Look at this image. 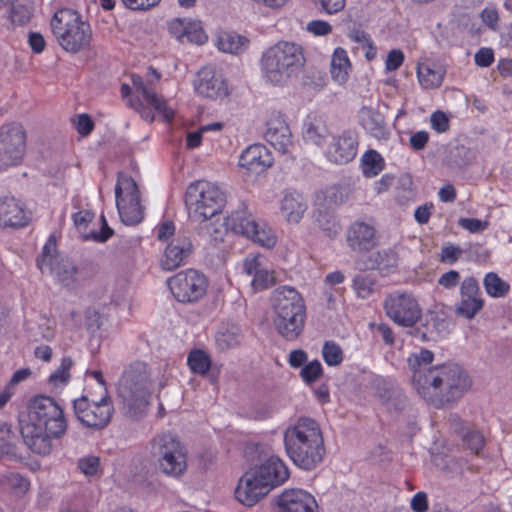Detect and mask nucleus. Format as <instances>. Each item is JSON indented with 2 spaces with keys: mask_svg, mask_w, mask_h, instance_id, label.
Returning a JSON list of instances; mask_svg holds the SVG:
<instances>
[{
  "mask_svg": "<svg viewBox=\"0 0 512 512\" xmlns=\"http://www.w3.org/2000/svg\"><path fill=\"white\" fill-rule=\"evenodd\" d=\"M28 418L20 428L24 443L36 454H50L52 439H60L67 430L62 407L50 396L37 395L29 401Z\"/></svg>",
  "mask_w": 512,
  "mask_h": 512,
  "instance_id": "1",
  "label": "nucleus"
},
{
  "mask_svg": "<svg viewBox=\"0 0 512 512\" xmlns=\"http://www.w3.org/2000/svg\"><path fill=\"white\" fill-rule=\"evenodd\" d=\"M417 392L423 399L440 408L458 401L471 387L468 373L458 364L428 368L426 375H417Z\"/></svg>",
  "mask_w": 512,
  "mask_h": 512,
  "instance_id": "2",
  "label": "nucleus"
},
{
  "mask_svg": "<svg viewBox=\"0 0 512 512\" xmlns=\"http://www.w3.org/2000/svg\"><path fill=\"white\" fill-rule=\"evenodd\" d=\"M287 456L300 469L314 470L326 453L319 424L312 418L301 417L283 433Z\"/></svg>",
  "mask_w": 512,
  "mask_h": 512,
  "instance_id": "3",
  "label": "nucleus"
},
{
  "mask_svg": "<svg viewBox=\"0 0 512 512\" xmlns=\"http://www.w3.org/2000/svg\"><path fill=\"white\" fill-rule=\"evenodd\" d=\"M306 64L304 48L295 42L279 41L261 57L263 79L274 86H284L298 77Z\"/></svg>",
  "mask_w": 512,
  "mask_h": 512,
  "instance_id": "4",
  "label": "nucleus"
},
{
  "mask_svg": "<svg viewBox=\"0 0 512 512\" xmlns=\"http://www.w3.org/2000/svg\"><path fill=\"white\" fill-rule=\"evenodd\" d=\"M273 325L287 341H295L304 331L306 305L301 294L293 287L281 286L271 296Z\"/></svg>",
  "mask_w": 512,
  "mask_h": 512,
  "instance_id": "5",
  "label": "nucleus"
},
{
  "mask_svg": "<svg viewBox=\"0 0 512 512\" xmlns=\"http://www.w3.org/2000/svg\"><path fill=\"white\" fill-rule=\"evenodd\" d=\"M185 203L191 218L203 223L201 233L213 236L218 232L207 222L221 213L226 203V195L217 185L204 180L191 183L186 190Z\"/></svg>",
  "mask_w": 512,
  "mask_h": 512,
  "instance_id": "6",
  "label": "nucleus"
},
{
  "mask_svg": "<svg viewBox=\"0 0 512 512\" xmlns=\"http://www.w3.org/2000/svg\"><path fill=\"white\" fill-rule=\"evenodd\" d=\"M151 395L150 373L143 362L130 364L118 384V397L129 416L141 415L149 404Z\"/></svg>",
  "mask_w": 512,
  "mask_h": 512,
  "instance_id": "7",
  "label": "nucleus"
},
{
  "mask_svg": "<svg viewBox=\"0 0 512 512\" xmlns=\"http://www.w3.org/2000/svg\"><path fill=\"white\" fill-rule=\"evenodd\" d=\"M52 32L59 45L70 53H78L89 47L92 30L90 24L72 9H60L51 19Z\"/></svg>",
  "mask_w": 512,
  "mask_h": 512,
  "instance_id": "8",
  "label": "nucleus"
},
{
  "mask_svg": "<svg viewBox=\"0 0 512 512\" xmlns=\"http://www.w3.org/2000/svg\"><path fill=\"white\" fill-rule=\"evenodd\" d=\"M150 455L157 469L168 477L180 478L187 470V452L179 439L169 433L151 440Z\"/></svg>",
  "mask_w": 512,
  "mask_h": 512,
  "instance_id": "9",
  "label": "nucleus"
},
{
  "mask_svg": "<svg viewBox=\"0 0 512 512\" xmlns=\"http://www.w3.org/2000/svg\"><path fill=\"white\" fill-rule=\"evenodd\" d=\"M115 198L119 216L124 224L137 225L143 220L144 208L140 204V191L131 176L118 174Z\"/></svg>",
  "mask_w": 512,
  "mask_h": 512,
  "instance_id": "10",
  "label": "nucleus"
},
{
  "mask_svg": "<svg viewBox=\"0 0 512 512\" xmlns=\"http://www.w3.org/2000/svg\"><path fill=\"white\" fill-rule=\"evenodd\" d=\"M73 410L77 420L87 428L102 430L111 421L114 413L112 400L105 389V395L98 401H90L82 396L73 401Z\"/></svg>",
  "mask_w": 512,
  "mask_h": 512,
  "instance_id": "11",
  "label": "nucleus"
},
{
  "mask_svg": "<svg viewBox=\"0 0 512 512\" xmlns=\"http://www.w3.org/2000/svg\"><path fill=\"white\" fill-rule=\"evenodd\" d=\"M386 316L401 327H413L421 318L422 309L417 299L408 292L395 291L383 301Z\"/></svg>",
  "mask_w": 512,
  "mask_h": 512,
  "instance_id": "12",
  "label": "nucleus"
},
{
  "mask_svg": "<svg viewBox=\"0 0 512 512\" xmlns=\"http://www.w3.org/2000/svg\"><path fill=\"white\" fill-rule=\"evenodd\" d=\"M26 151V133L15 122L0 127V171L16 166L23 160Z\"/></svg>",
  "mask_w": 512,
  "mask_h": 512,
  "instance_id": "13",
  "label": "nucleus"
},
{
  "mask_svg": "<svg viewBox=\"0 0 512 512\" xmlns=\"http://www.w3.org/2000/svg\"><path fill=\"white\" fill-rule=\"evenodd\" d=\"M207 279L204 274L194 269L181 271L168 279V286L177 301L196 302L207 291Z\"/></svg>",
  "mask_w": 512,
  "mask_h": 512,
  "instance_id": "14",
  "label": "nucleus"
},
{
  "mask_svg": "<svg viewBox=\"0 0 512 512\" xmlns=\"http://www.w3.org/2000/svg\"><path fill=\"white\" fill-rule=\"evenodd\" d=\"M194 245L190 235L185 231H179L166 246L161 259V266L165 270H174L184 265L192 255Z\"/></svg>",
  "mask_w": 512,
  "mask_h": 512,
  "instance_id": "15",
  "label": "nucleus"
},
{
  "mask_svg": "<svg viewBox=\"0 0 512 512\" xmlns=\"http://www.w3.org/2000/svg\"><path fill=\"white\" fill-rule=\"evenodd\" d=\"M460 302L455 308L457 315L472 319L483 308L484 300L478 281L474 277L465 278L460 286Z\"/></svg>",
  "mask_w": 512,
  "mask_h": 512,
  "instance_id": "16",
  "label": "nucleus"
},
{
  "mask_svg": "<svg viewBox=\"0 0 512 512\" xmlns=\"http://www.w3.org/2000/svg\"><path fill=\"white\" fill-rule=\"evenodd\" d=\"M357 135L352 130L343 131L342 134L333 137L326 150V157L336 164H346L357 155Z\"/></svg>",
  "mask_w": 512,
  "mask_h": 512,
  "instance_id": "17",
  "label": "nucleus"
},
{
  "mask_svg": "<svg viewBox=\"0 0 512 512\" xmlns=\"http://www.w3.org/2000/svg\"><path fill=\"white\" fill-rule=\"evenodd\" d=\"M348 247L356 253H366L377 244L376 228L364 221L353 222L346 233Z\"/></svg>",
  "mask_w": 512,
  "mask_h": 512,
  "instance_id": "18",
  "label": "nucleus"
},
{
  "mask_svg": "<svg viewBox=\"0 0 512 512\" xmlns=\"http://www.w3.org/2000/svg\"><path fill=\"white\" fill-rule=\"evenodd\" d=\"M268 493V488L250 469L240 478L235 489V498L245 506H253Z\"/></svg>",
  "mask_w": 512,
  "mask_h": 512,
  "instance_id": "19",
  "label": "nucleus"
},
{
  "mask_svg": "<svg viewBox=\"0 0 512 512\" xmlns=\"http://www.w3.org/2000/svg\"><path fill=\"white\" fill-rule=\"evenodd\" d=\"M251 471L260 478L269 491L271 488L283 484L290 475L286 464L277 456H271L259 466L252 468Z\"/></svg>",
  "mask_w": 512,
  "mask_h": 512,
  "instance_id": "20",
  "label": "nucleus"
},
{
  "mask_svg": "<svg viewBox=\"0 0 512 512\" xmlns=\"http://www.w3.org/2000/svg\"><path fill=\"white\" fill-rule=\"evenodd\" d=\"M281 512H317L315 498L302 489L285 490L278 500Z\"/></svg>",
  "mask_w": 512,
  "mask_h": 512,
  "instance_id": "21",
  "label": "nucleus"
},
{
  "mask_svg": "<svg viewBox=\"0 0 512 512\" xmlns=\"http://www.w3.org/2000/svg\"><path fill=\"white\" fill-rule=\"evenodd\" d=\"M23 204L13 196L0 197V227L20 228L29 222Z\"/></svg>",
  "mask_w": 512,
  "mask_h": 512,
  "instance_id": "22",
  "label": "nucleus"
},
{
  "mask_svg": "<svg viewBox=\"0 0 512 512\" xmlns=\"http://www.w3.org/2000/svg\"><path fill=\"white\" fill-rule=\"evenodd\" d=\"M195 90L199 95L211 99L227 95V87L222 75L211 68H204L198 73Z\"/></svg>",
  "mask_w": 512,
  "mask_h": 512,
  "instance_id": "23",
  "label": "nucleus"
},
{
  "mask_svg": "<svg viewBox=\"0 0 512 512\" xmlns=\"http://www.w3.org/2000/svg\"><path fill=\"white\" fill-rule=\"evenodd\" d=\"M266 140L281 153H287L292 146V133L285 119L278 115L267 122Z\"/></svg>",
  "mask_w": 512,
  "mask_h": 512,
  "instance_id": "24",
  "label": "nucleus"
},
{
  "mask_svg": "<svg viewBox=\"0 0 512 512\" xmlns=\"http://www.w3.org/2000/svg\"><path fill=\"white\" fill-rule=\"evenodd\" d=\"M273 163L270 151L261 144L247 147L239 158V165L249 171L260 173Z\"/></svg>",
  "mask_w": 512,
  "mask_h": 512,
  "instance_id": "25",
  "label": "nucleus"
},
{
  "mask_svg": "<svg viewBox=\"0 0 512 512\" xmlns=\"http://www.w3.org/2000/svg\"><path fill=\"white\" fill-rule=\"evenodd\" d=\"M132 82L136 93L166 121H170L174 117V111L169 108L162 96L158 95L151 84L144 83L140 76H133Z\"/></svg>",
  "mask_w": 512,
  "mask_h": 512,
  "instance_id": "26",
  "label": "nucleus"
},
{
  "mask_svg": "<svg viewBox=\"0 0 512 512\" xmlns=\"http://www.w3.org/2000/svg\"><path fill=\"white\" fill-rule=\"evenodd\" d=\"M243 270L247 275L253 276L251 285L256 291L267 289L275 282L273 272L263 267L260 256L247 257L243 263Z\"/></svg>",
  "mask_w": 512,
  "mask_h": 512,
  "instance_id": "27",
  "label": "nucleus"
},
{
  "mask_svg": "<svg viewBox=\"0 0 512 512\" xmlns=\"http://www.w3.org/2000/svg\"><path fill=\"white\" fill-rule=\"evenodd\" d=\"M361 126L377 139H386L389 135L384 116L372 107L363 106L358 112Z\"/></svg>",
  "mask_w": 512,
  "mask_h": 512,
  "instance_id": "28",
  "label": "nucleus"
},
{
  "mask_svg": "<svg viewBox=\"0 0 512 512\" xmlns=\"http://www.w3.org/2000/svg\"><path fill=\"white\" fill-rule=\"evenodd\" d=\"M329 133L326 120L322 115L311 113L304 120L302 134L306 142L322 146Z\"/></svg>",
  "mask_w": 512,
  "mask_h": 512,
  "instance_id": "29",
  "label": "nucleus"
},
{
  "mask_svg": "<svg viewBox=\"0 0 512 512\" xmlns=\"http://www.w3.org/2000/svg\"><path fill=\"white\" fill-rule=\"evenodd\" d=\"M425 330L415 329L413 335L422 341H435L448 333V322L436 312H429L426 315Z\"/></svg>",
  "mask_w": 512,
  "mask_h": 512,
  "instance_id": "30",
  "label": "nucleus"
},
{
  "mask_svg": "<svg viewBox=\"0 0 512 512\" xmlns=\"http://www.w3.org/2000/svg\"><path fill=\"white\" fill-rule=\"evenodd\" d=\"M450 421L455 432L462 437L463 444L473 453L478 454L485 444L483 434L466 426L457 415H451Z\"/></svg>",
  "mask_w": 512,
  "mask_h": 512,
  "instance_id": "31",
  "label": "nucleus"
},
{
  "mask_svg": "<svg viewBox=\"0 0 512 512\" xmlns=\"http://www.w3.org/2000/svg\"><path fill=\"white\" fill-rule=\"evenodd\" d=\"M280 209L288 222L298 223L307 209V203L301 194L287 192L281 200Z\"/></svg>",
  "mask_w": 512,
  "mask_h": 512,
  "instance_id": "32",
  "label": "nucleus"
},
{
  "mask_svg": "<svg viewBox=\"0 0 512 512\" xmlns=\"http://www.w3.org/2000/svg\"><path fill=\"white\" fill-rule=\"evenodd\" d=\"M446 70L438 64H418L417 76L420 85L424 89H435L438 88L444 79Z\"/></svg>",
  "mask_w": 512,
  "mask_h": 512,
  "instance_id": "33",
  "label": "nucleus"
},
{
  "mask_svg": "<svg viewBox=\"0 0 512 512\" xmlns=\"http://www.w3.org/2000/svg\"><path fill=\"white\" fill-rule=\"evenodd\" d=\"M257 223L256 219L246 210V208L233 211L226 218V226L228 228L247 238L251 235V231L255 229Z\"/></svg>",
  "mask_w": 512,
  "mask_h": 512,
  "instance_id": "34",
  "label": "nucleus"
},
{
  "mask_svg": "<svg viewBox=\"0 0 512 512\" xmlns=\"http://www.w3.org/2000/svg\"><path fill=\"white\" fill-rule=\"evenodd\" d=\"M46 271L55 275L64 286L72 287L78 280L79 270L68 258H58Z\"/></svg>",
  "mask_w": 512,
  "mask_h": 512,
  "instance_id": "35",
  "label": "nucleus"
},
{
  "mask_svg": "<svg viewBox=\"0 0 512 512\" xmlns=\"http://www.w3.org/2000/svg\"><path fill=\"white\" fill-rule=\"evenodd\" d=\"M242 341L241 329L236 324L222 323L215 335L219 350L226 351L237 347Z\"/></svg>",
  "mask_w": 512,
  "mask_h": 512,
  "instance_id": "36",
  "label": "nucleus"
},
{
  "mask_svg": "<svg viewBox=\"0 0 512 512\" xmlns=\"http://www.w3.org/2000/svg\"><path fill=\"white\" fill-rule=\"evenodd\" d=\"M398 261L399 256L395 249L386 248L371 254L367 260V267L389 273L397 267Z\"/></svg>",
  "mask_w": 512,
  "mask_h": 512,
  "instance_id": "37",
  "label": "nucleus"
},
{
  "mask_svg": "<svg viewBox=\"0 0 512 512\" xmlns=\"http://www.w3.org/2000/svg\"><path fill=\"white\" fill-rule=\"evenodd\" d=\"M351 63L347 52L338 47L335 49L331 60V76L339 84H343L349 77Z\"/></svg>",
  "mask_w": 512,
  "mask_h": 512,
  "instance_id": "38",
  "label": "nucleus"
},
{
  "mask_svg": "<svg viewBox=\"0 0 512 512\" xmlns=\"http://www.w3.org/2000/svg\"><path fill=\"white\" fill-rule=\"evenodd\" d=\"M434 358L430 350L422 349L419 353H414L408 358L409 368L413 371L412 384L415 390L419 391V384L416 381L417 375H426L427 366L432 363Z\"/></svg>",
  "mask_w": 512,
  "mask_h": 512,
  "instance_id": "39",
  "label": "nucleus"
},
{
  "mask_svg": "<svg viewBox=\"0 0 512 512\" xmlns=\"http://www.w3.org/2000/svg\"><path fill=\"white\" fill-rule=\"evenodd\" d=\"M0 485L16 495H23L29 490L30 482L19 473L8 472L0 474Z\"/></svg>",
  "mask_w": 512,
  "mask_h": 512,
  "instance_id": "40",
  "label": "nucleus"
},
{
  "mask_svg": "<svg viewBox=\"0 0 512 512\" xmlns=\"http://www.w3.org/2000/svg\"><path fill=\"white\" fill-rule=\"evenodd\" d=\"M248 44V39L238 34H224L218 40V47L221 51L237 54L242 52Z\"/></svg>",
  "mask_w": 512,
  "mask_h": 512,
  "instance_id": "41",
  "label": "nucleus"
},
{
  "mask_svg": "<svg viewBox=\"0 0 512 512\" xmlns=\"http://www.w3.org/2000/svg\"><path fill=\"white\" fill-rule=\"evenodd\" d=\"M248 239L268 249L274 247L277 241L273 230L265 223L260 224L259 222L255 229L251 231Z\"/></svg>",
  "mask_w": 512,
  "mask_h": 512,
  "instance_id": "42",
  "label": "nucleus"
},
{
  "mask_svg": "<svg viewBox=\"0 0 512 512\" xmlns=\"http://www.w3.org/2000/svg\"><path fill=\"white\" fill-rule=\"evenodd\" d=\"M484 287L488 295L500 298L509 292V284L503 281L496 273L490 272L484 278Z\"/></svg>",
  "mask_w": 512,
  "mask_h": 512,
  "instance_id": "43",
  "label": "nucleus"
},
{
  "mask_svg": "<svg viewBox=\"0 0 512 512\" xmlns=\"http://www.w3.org/2000/svg\"><path fill=\"white\" fill-rule=\"evenodd\" d=\"M187 363L192 372L204 375L211 367V359L203 350H192L187 358Z\"/></svg>",
  "mask_w": 512,
  "mask_h": 512,
  "instance_id": "44",
  "label": "nucleus"
},
{
  "mask_svg": "<svg viewBox=\"0 0 512 512\" xmlns=\"http://www.w3.org/2000/svg\"><path fill=\"white\" fill-rule=\"evenodd\" d=\"M362 168L365 176L374 177L383 170L384 160L378 152L370 150L363 156Z\"/></svg>",
  "mask_w": 512,
  "mask_h": 512,
  "instance_id": "45",
  "label": "nucleus"
},
{
  "mask_svg": "<svg viewBox=\"0 0 512 512\" xmlns=\"http://www.w3.org/2000/svg\"><path fill=\"white\" fill-rule=\"evenodd\" d=\"M322 357L328 366L336 367L343 362L344 353L340 345L332 340H328L323 344Z\"/></svg>",
  "mask_w": 512,
  "mask_h": 512,
  "instance_id": "46",
  "label": "nucleus"
},
{
  "mask_svg": "<svg viewBox=\"0 0 512 512\" xmlns=\"http://www.w3.org/2000/svg\"><path fill=\"white\" fill-rule=\"evenodd\" d=\"M315 221L317 226L329 237H335L340 233V225L330 213L318 211Z\"/></svg>",
  "mask_w": 512,
  "mask_h": 512,
  "instance_id": "47",
  "label": "nucleus"
},
{
  "mask_svg": "<svg viewBox=\"0 0 512 512\" xmlns=\"http://www.w3.org/2000/svg\"><path fill=\"white\" fill-rule=\"evenodd\" d=\"M56 252V240L53 236H50L45 243L41 255L37 258V266L42 272L54 263L58 257L54 255Z\"/></svg>",
  "mask_w": 512,
  "mask_h": 512,
  "instance_id": "48",
  "label": "nucleus"
},
{
  "mask_svg": "<svg viewBox=\"0 0 512 512\" xmlns=\"http://www.w3.org/2000/svg\"><path fill=\"white\" fill-rule=\"evenodd\" d=\"M0 441H2L1 454L15 458V433H13L10 425L4 424L0 427Z\"/></svg>",
  "mask_w": 512,
  "mask_h": 512,
  "instance_id": "49",
  "label": "nucleus"
},
{
  "mask_svg": "<svg viewBox=\"0 0 512 512\" xmlns=\"http://www.w3.org/2000/svg\"><path fill=\"white\" fill-rule=\"evenodd\" d=\"M352 287L358 297L366 299L373 292L374 280L369 275L359 273L355 275Z\"/></svg>",
  "mask_w": 512,
  "mask_h": 512,
  "instance_id": "50",
  "label": "nucleus"
},
{
  "mask_svg": "<svg viewBox=\"0 0 512 512\" xmlns=\"http://www.w3.org/2000/svg\"><path fill=\"white\" fill-rule=\"evenodd\" d=\"M322 375L323 368L320 361L317 359L305 364L300 371L302 380L308 385L318 381Z\"/></svg>",
  "mask_w": 512,
  "mask_h": 512,
  "instance_id": "51",
  "label": "nucleus"
},
{
  "mask_svg": "<svg viewBox=\"0 0 512 512\" xmlns=\"http://www.w3.org/2000/svg\"><path fill=\"white\" fill-rule=\"evenodd\" d=\"M73 365V361L71 357L64 356L61 360L60 366L50 375L49 382L53 385H57L59 383L65 384L68 382L70 378V369Z\"/></svg>",
  "mask_w": 512,
  "mask_h": 512,
  "instance_id": "52",
  "label": "nucleus"
},
{
  "mask_svg": "<svg viewBox=\"0 0 512 512\" xmlns=\"http://www.w3.org/2000/svg\"><path fill=\"white\" fill-rule=\"evenodd\" d=\"M32 16L31 7L28 5L16 3L12 6L10 12L11 22L15 25H25L27 24Z\"/></svg>",
  "mask_w": 512,
  "mask_h": 512,
  "instance_id": "53",
  "label": "nucleus"
},
{
  "mask_svg": "<svg viewBox=\"0 0 512 512\" xmlns=\"http://www.w3.org/2000/svg\"><path fill=\"white\" fill-rule=\"evenodd\" d=\"M77 467L85 476H95L100 468V459L94 455L81 457L78 459Z\"/></svg>",
  "mask_w": 512,
  "mask_h": 512,
  "instance_id": "54",
  "label": "nucleus"
},
{
  "mask_svg": "<svg viewBox=\"0 0 512 512\" xmlns=\"http://www.w3.org/2000/svg\"><path fill=\"white\" fill-rule=\"evenodd\" d=\"M185 38L191 43L201 45L206 42L207 35L199 22H187Z\"/></svg>",
  "mask_w": 512,
  "mask_h": 512,
  "instance_id": "55",
  "label": "nucleus"
},
{
  "mask_svg": "<svg viewBox=\"0 0 512 512\" xmlns=\"http://www.w3.org/2000/svg\"><path fill=\"white\" fill-rule=\"evenodd\" d=\"M370 329L374 330L386 345L392 346L395 343V335L392 328L384 322L379 324L371 323Z\"/></svg>",
  "mask_w": 512,
  "mask_h": 512,
  "instance_id": "56",
  "label": "nucleus"
},
{
  "mask_svg": "<svg viewBox=\"0 0 512 512\" xmlns=\"http://www.w3.org/2000/svg\"><path fill=\"white\" fill-rule=\"evenodd\" d=\"M458 225L471 233H478L488 228L489 222L477 218H460Z\"/></svg>",
  "mask_w": 512,
  "mask_h": 512,
  "instance_id": "57",
  "label": "nucleus"
},
{
  "mask_svg": "<svg viewBox=\"0 0 512 512\" xmlns=\"http://www.w3.org/2000/svg\"><path fill=\"white\" fill-rule=\"evenodd\" d=\"M132 11H147L156 7L161 0H121Z\"/></svg>",
  "mask_w": 512,
  "mask_h": 512,
  "instance_id": "58",
  "label": "nucleus"
},
{
  "mask_svg": "<svg viewBox=\"0 0 512 512\" xmlns=\"http://www.w3.org/2000/svg\"><path fill=\"white\" fill-rule=\"evenodd\" d=\"M101 229L99 232H92L85 236V239H92L96 242H106L112 235L113 230L108 226L105 216H100Z\"/></svg>",
  "mask_w": 512,
  "mask_h": 512,
  "instance_id": "59",
  "label": "nucleus"
},
{
  "mask_svg": "<svg viewBox=\"0 0 512 512\" xmlns=\"http://www.w3.org/2000/svg\"><path fill=\"white\" fill-rule=\"evenodd\" d=\"M431 125L439 133L446 132L449 129V119L442 111L434 112L430 117Z\"/></svg>",
  "mask_w": 512,
  "mask_h": 512,
  "instance_id": "60",
  "label": "nucleus"
},
{
  "mask_svg": "<svg viewBox=\"0 0 512 512\" xmlns=\"http://www.w3.org/2000/svg\"><path fill=\"white\" fill-rule=\"evenodd\" d=\"M404 62V53L399 49L391 50L386 58L385 67L387 71L397 70Z\"/></svg>",
  "mask_w": 512,
  "mask_h": 512,
  "instance_id": "61",
  "label": "nucleus"
},
{
  "mask_svg": "<svg viewBox=\"0 0 512 512\" xmlns=\"http://www.w3.org/2000/svg\"><path fill=\"white\" fill-rule=\"evenodd\" d=\"M474 60L479 67H489L494 62V52L491 48H480L476 52Z\"/></svg>",
  "mask_w": 512,
  "mask_h": 512,
  "instance_id": "62",
  "label": "nucleus"
},
{
  "mask_svg": "<svg viewBox=\"0 0 512 512\" xmlns=\"http://www.w3.org/2000/svg\"><path fill=\"white\" fill-rule=\"evenodd\" d=\"M462 250L453 244L444 246L441 250V261L453 264L460 258Z\"/></svg>",
  "mask_w": 512,
  "mask_h": 512,
  "instance_id": "63",
  "label": "nucleus"
},
{
  "mask_svg": "<svg viewBox=\"0 0 512 512\" xmlns=\"http://www.w3.org/2000/svg\"><path fill=\"white\" fill-rule=\"evenodd\" d=\"M75 127L80 135L87 136L92 132L94 128V123L89 115L80 114L77 116Z\"/></svg>",
  "mask_w": 512,
  "mask_h": 512,
  "instance_id": "64",
  "label": "nucleus"
}]
</instances>
